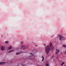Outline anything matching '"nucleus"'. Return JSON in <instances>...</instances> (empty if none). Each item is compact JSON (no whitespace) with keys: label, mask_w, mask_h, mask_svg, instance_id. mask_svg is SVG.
<instances>
[{"label":"nucleus","mask_w":66,"mask_h":66,"mask_svg":"<svg viewBox=\"0 0 66 66\" xmlns=\"http://www.w3.org/2000/svg\"><path fill=\"white\" fill-rule=\"evenodd\" d=\"M43 45H44V46H46V44H44Z\"/></svg>","instance_id":"18"},{"label":"nucleus","mask_w":66,"mask_h":66,"mask_svg":"<svg viewBox=\"0 0 66 66\" xmlns=\"http://www.w3.org/2000/svg\"><path fill=\"white\" fill-rule=\"evenodd\" d=\"M1 49L2 50H4V47L2 46V48H1Z\"/></svg>","instance_id":"8"},{"label":"nucleus","mask_w":66,"mask_h":66,"mask_svg":"<svg viewBox=\"0 0 66 66\" xmlns=\"http://www.w3.org/2000/svg\"><path fill=\"white\" fill-rule=\"evenodd\" d=\"M11 48H12V46H11L10 47H9L8 49H11Z\"/></svg>","instance_id":"10"},{"label":"nucleus","mask_w":66,"mask_h":66,"mask_svg":"<svg viewBox=\"0 0 66 66\" xmlns=\"http://www.w3.org/2000/svg\"><path fill=\"white\" fill-rule=\"evenodd\" d=\"M27 48H28L27 46H26H26L24 45L23 46H22V47L21 48V49H22V50H23V49H27Z\"/></svg>","instance_id":"3"},{"label":"nucleus","mask_w":66,"mask_h":66,"mask_svg":"<svg viewBox=\"0 0 66 66\" xmlns=\"http://www.w3.org/2000/svg\"><path fill=\"white\" fill-rule=\"evenodd\" d=\"M5 43H6V44H8L9 43V42H5Z\"/></svg>","instance_id":"16"},{"label":"nucleus","mask_w":66,"mask_h":66,"mask_svg":"<svg viewBox=\"0 0 66 66\" xmlns=\"http://www.w3.org/2000/svg\"><path fill=\"white\" fill-rule=\"evenodd\" d=\"M35 46H36V47L37 46V45H35Z\"/></svg>","instance_id":"21"},{"label":"nucleus","mask_w":66,"mask_h":66,"mask_svg":"<svg viewBox=\"0 0 66 66\" xmlns=\"http://www.w3.org/2000/svg\"><path fill=\"white\" fill-rule=\"evenodd\" d=\"M18 66H19V65H18Z\"/></svg>","instance_id":"25"},{"label":"nucleus","mask_w":66,"mask_h":66,"mask_svg":"<svg viewBox=\"0 0 66 66\" xmlns=\"http://www.w3.org/2000/svg\"><path fill=\"white\" fill-rule=\"evenodd\" d=\"M1 64H2V65H4V64H5V62H1L0 63V65H1Z\"/></svg>","instance_id":"6"},{"label":"nucleus","mask_w":66,"mask_h":66,"mask_svg":"<svg viewBox=\"0 0 66 66\" xmlns=\"http://www.w3.org/2000/svg\"><path fill=\"white\" fill-rule=\"evenodd\" d=\"M52 43H50V46H52Z\"/></svg>","instance_id":"11"},{"label":"nucleus","mask_w":66,"mask_h":66,"mask_svg":"<svg viewBox=\"0 0 66 66\" xmlns=\"http://www.w3.org/2000/svg\"><path fill=\"white\" fill-rule=\"evenodd\" d=\"M52 57H53V56H52Z\"/></svg>","instance_id":"23"},{"label":"nucleus","mask_w":66,"mask_h":66,"mask_svg":"<svg viewBox=\"0 0 66 66\" xmlns=\"http://www.w3.org/2000/svg\"><path fill=\"white\" fill-rule=\"evenodd\" d=\"M64 53L65 54H66V51H64Z\"/></svg>","instance_id":"15"},{"label":"nucleus","mask_w":66,"mask_h":66,"mask_svg":"<svg viewBox=\"0 0 66 66\" xmlns=\"http://www.w3.org/2000/svg\"><path fill=\"white\" fill-rule=\"evenodd\" d=\"M16 50H17V52L16 53V55H18V54H19L20 53H22L23 52L22 51H21L19 50V48H16Z\"/></svg>","instance_id":"2"},{"label":"nucleus","mask_w":66,"mask_h":66,"mask_svg":"<svg viewBox=\"0 0 66 66\" xmlns=\"http://www.w3.org/2000/svg\"><path fill=\"white\" fill-rule=\"evenodd\" d=\"M59 37H60V39H59L60 40H63V39H64V37H63L62 36H59Z\"/></svg>","instance_id":"4"},{"label":"nucleus","mask_w":66,"mask_h":66,"mask_svg":"<svg viewBox=\"0 0 66 66\" xmlns=\"http://www.w3.org/2000/svg\"><path fill=\"white\" fill-rule=\"evenodd\" d=\"M53 47L52 48V50H53Z\"/></svg>","instance_id":"22"},{"label":"nucleus","mask_w":66,"mask_h":66,"mask_svg":"<svg viewBox=\"0 0 66 66\" xmlns=\"http://www.w3.org/2000/svg\"><path fill=\"white\" fill-rule=\"evenodd\" d=\"M45 51L47 54H48L49 53V51H50V46H46L45 48Z\"/></svg>","instance_id":"1"},{"label":"nucleus","mask_w":66,"mask_h":66,"mask_svg":"<svg viewBox=\"0 0 66 66\" xmlns=\"http://www.w3.org/2000/svg\"><path fill=\"white\" fill-rule=\"evenodd\" d=\"M35 57H34V58Z\"/></svg>","instance_id":"24"},{"label":"nucleus","mask_w":66,"mask_h":66,"mask_svg":"<svg viewBox=\"0 0 66 66\" xmlns=\"http://www.w3.org/2000/svg\"><path fill=\"white\" fill-rule=\"evenodd\" d=\"M65 63V62H63V63H62L61 64V66H62Z\"/></svg>","instance_id":"12"},{"label":"nucleus","mask_w":66,"mask_h":66,"mask_svg":"<svg viewBox=\"0 0 66 66\" xmlns=\"http://www.w3.org/2000/svg\"><path fill=\"white\" fill-rule=\"evenodd\" d=\"M22 66H24V65H22Z\"/></svg>","instance_id":"20"},{"label":"nucleus","mask_w":66,"mask_h":66,"mask_svg":"<svg viewBox=\"0 0 66 66\" xmlns=\"http://www.w3.org/2000/svg\"><path fill=\"white\" fill-rule=\"evenodd\" d=\"M21 44H22H22H23V43H22V42H21Z\"/></svg>","instance_id":"19"},{"label":"nucleus","mask_w":66,"mask_h":66,"mask_svg":"<svg viewBox=\"0 0 66 66\" xmlns=\"http://www.w3.org/2000/svg\"><path fill=\"white\" fill-rule=\"evenodd\" d=\"M42 57L43 58V59H42V62H43V61H44V57L43 56H42Z\"/></svg>","instance_id":"9"},{"label":"nucleus","mask_w":66,"mask_h":66,"mask_svg":"<svg viewBox=\"0 0 66 66\" xmlns=\"http://www.w3.org/2000/svg\"><path fill=\"white\" fill-rule=\"evenodd\" d=\"M30 56H29V57H31V56H33V54L32 53H30Z\"/></svg>","instance_id":"7"},{"label":"nucleus","mask_w":66,"mask_h":66,"mask_svg":"<svg viewBox=\"0 0 66 66\" xmlns=\"http://www.w3.org/2000/svg\"><path fill=\"white\" fill-rule=\"evenodd\" d=\"M14 51V50H11V51H10L9 52H12V51Z\"/></svg>","instance_id":"14"},{"label":"nucleus","mask_w":66,"mask_h":66,"mask_svg":"<svg viewBox=\"0 0 66 66\" xmlns=\"http://www.w3.org/2000/svg\"><path fill=\"white\" fill-rule=\"evenodd\" d=\"M59 53V50L58 49H56L55 54H57V53Z\"/></svg>","instance_id":"5"},{"label":"nucleus","mask_w":66,"mask_h":66,"mask_svg":"<svg viewBox=\"0 0 66 66\" xmlns=\"http://www.w3.org/2000/svg\"><path fill=\"white\" fill-rule=\"evenodd\" d=\"M46 66H49V64H46Z\"/></svg>","instance_id":"17"},{"label":"nucleus","mask_w":66,"mask_h":66,"mask_svg":"<svg viewBox=\"0 0 66 66\" xmlns=\"http://www.w3.org/2000/svg\"><path fill=\"white\" fill-rule=\"evenodd\" d=\"M63 46L64 48H66V46L65 45H63Z\"/></svg>","instance_id":"13"}]
</instances>
